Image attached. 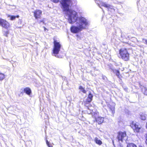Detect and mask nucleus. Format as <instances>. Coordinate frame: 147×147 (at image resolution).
Masks as SVG:
<instances>
[{
  "label": "nucleus",
  "mask_w": 147,
  "mask_h": 147,
  "mask_svg": "<svg viewBox=\"0 0 147 147\" xmlns=\"http://www.w3.org/2000/svg\"><path fill=\"white\" fill-rule=\"evenodd\" d=\"M61 4L63 11L69 12L68 19L69 23L72 24L78 21L76 24L78 25V26H72L70 29L71 32L73 33H77L85 29L88 24L87 20L82 17H77V13L69 9L70 5L72 4V0H62Z\"/></svg>",
  "instance_id": "nucleus-1"
},
{
  "label": "nucleus",
  "mask_w": 147,
  "mask_h": 147,
  "mask_svg": "<svg viewBox=\"0 0 147 147\" xmlns=\"http://www.w3.org/2000/svg\"><path fill=\"white\" fill-rule=\"evenodd\" d=\"M119 57L123 61H127L129 60L130 54L126 48H121L119 50Z\"/></svg>",
  "instance_id": "nucleus-2"
},
{
  "label": "nucleus",
  "mask_w": 147,
  "mask_h": 147,
  "mask_svg": "<svg viewBox=\"0 0 147 147\" xmlns=\"http://www.w3.org/2000/svg\"><path fill=\"white\" fill-rule=\"evenodd\" d=\"M53 39V47L52 53L55 56H56L59 53L61 47V45L60 42H58L55 37H54Z\"/></svg>",
  "instance_id": "nucleus-3"
},
{
  "label": "nucleus",
  "mask_w": 147,
  "mask_h": 147,
  "mask_svg": "<svg viewBox=\"0 0 147 147\" xmlns=\"http://www.w3.org/2000/svg\"><path fill=\"white\" fill-rule=\"evenodd\" d=\"M126 137L127 134L125 131H119L117 132V138L119 142H122Z\"/></svg>",
  "instance_id": "nucleus-4"
},
{
  "label": "nucleus",
  "mask_w": 147,
  "mask_h": 147,
  "mask_svg": "<svg viewBox=\"0 0 147 147\" xmlns=\"http://www.w3.org/2000/svg\"><path fill=\"white\" fill-rule=\"evenodd\" d=\"M0 26L6 29H8L11 26L9 22L1 18H0Z\"/></svg>",
  "instance_id": "nucleus-5"
},
{
  "label": "nucleus",
  "mask_w": 147,
  "mask_h": 147,
  "mask_svg": "<svg viewBox=\"0 0 147 147\" xmlns=\"http://www.w3.org/2000/svg\"><path fill=\"white\" fill-rule=\"evenodd\" d=\"M130 126L134 132L135 133L139 132L141 129V127L139 126L137 123L133 121L130 123Z\"/></svg>",
  "instance_id": "nucleus-6"
},
{
  "label": "nucleus",
  "mask_w": 147,
  "mask_h": 147,
  "mask_svg": "<svg viewBox=\"0 0 147 147\" xmlns=\"http://www.w3.org/2000/svg\"><path fill=\"white\" fill-rule=\"evenodd\" d=\"M33 16L35 19L38 20L41 18L42 11L40 9H36L33 12Z\"/></svg>",
  "instance_id": "nucleus-7"
},
{
  "label": "nucleus",
  "mask_w": 147,
  "mask_h": 147,
  "mask_svg": "<svg viewBox=\"0 0 147 147\" xmlns=\"http://www.w3.org/2000/svg\"><path fill=\"white\" fill-rule=\"evenodd\" d=\"M25 93L28 95H30L32 93V91L31 89L28 87H26L24 88L23 91L21 92L22 93Z\"/></svg>",
  "instance_id": "nucleus-8"
},
{
  "label": "nucleus",
  "mask_w": 147,
  "mask_h": 147,
  "mask_svg": "<svg viewBox=\"0 0 147 147\" xmlns=\"http://www.w3.org/2000/svg\"><path fill=\"white\" fill-rule=\"evenodd\" d=\"M113 72L117 76V77L120 79H121L122 78V76L120 74L119 70L114 69L112 70Z\"/></svg>",
  "instance_id": "nucleus-9"
},
{
  "label": "nucleus",
  "mask_w": 147,
  "mask_h": 147,
  "mask_svg": "<svg viewBox=\"0 0 147 147\" xmlns=\"http://www.w3.org/2000/svg\"><path fill=\"white\" fill-rule=\"evenodd\" d=\"M90 103L91 102L86 100L83 102L84 105L89 110H90L89 107L92 106V105Z\"/></svg>",
  "instance_id": "nucleus-10"
},
{
  "label": "nucleus",
  "mask_w": 147,
  "mask_h": 147,
  "mask_svg": "<svg viewBox=\"0 0 147 147\" xmlns=\"http://www.w3.org/2000/svg\"><path fill=\"white\" fill-rule=\"evenodd\" d=\"M93 96V94L90 92L89 93L86 100L91 102L92 100Z\"/></svg>",
  "instance_id": "nucleus-11"
},
{
  "label": "nucleus",
  "mask_w": 147,
  "mask_h": 147,
  "mask_svg": "<svg viewBox=\"0 0 147 147\" xmlns=\"http://www.w3.org/2000/svg\"><path fill=\"white\" fill-rule=\"evenodd\" d=\"M96 121L98 124L102 123L103 121V119L102 117H98L95 118Z\"/></svg>",
  "instance_id": "nucleus-12"
},
{
  "label": "nucleus",
  "mask_w": 147,
  "mask_h": 147,
  "mask_svg": "<svg viewBox=\"0 0 147 147\" xmlns=\"http://www.w3.org/2000/svg\"><path fill=\"white\" fill-rule=\"evenodd\" d=\"M94 141L96 143L99 145H100L102 144V142L97 137H95L94 138Z\"/></svg>",
  "instance_id": "nucleus-13"
},
{
  "label": "nucleus",
  "mask_w": 147,
  "mask_h": 147,
  "mask_svg": "<svg viewBox=\"0 0 147 147\" xmlns=\"http://www.w3.org/2000/svg\"><path fill=\"white\" fill-rule=\"evenodd\" d=\"M126 147H137V146L134 143H129L127 144Z\"/></svg>",
  "instance_id": "nucleus-14"
},
{
  "label": "nucleus",
  "mask_w": 147,
  "mask_h": 147,
  "mask_svg": "<svg viewBox=\"0 0 147 147\" xmlns=\"http://www.w3.org/2000/svg\"><path fill=\"white\" fill-rule=\"evenodd\" d=\"M8 17H10V19L11 20H13L16 19V18H19V16L18 15H17L16 16H10V15H9L8 16Z\"/></svg>",
  "instance_id": "nucleus-15"
},
{
  "label": "nucleus",
  "mask_w": 147,
  "mask_h": 147,
  "mask_svg": "<svg viewBox=\"0 0 147 147\" xmlns=\"http://www.w3.org/2000/svg\"><path fill=\"white\" fill-rule=\"evenodd\" d=\"M5 78V74L0 71V81L3 80Z\"/></svg>",
  "instance_id": "nucleus-16"
},
{
  "label": "nucleus",
  "mask_w": 147,
  "mask_h": 147,
  "mask_svg": "<svg viewBox=\"0 0 147 147\" xmlns=\"http://www.w3.org/2000/svg\"><path fill=\"white\" fill-rule=\"evenodd\" d=\"M79 89L84 93L86 94V91L85 90V88L83 87L82 86H80L79 87Z\"/></svg>",
  "instance_id": "nucleus-17"
},
{
  "label": "nucleus",
  "mask_w": 147,
  "mask_h": 147,
  "mask_svg": "<svg viewBox=\"0 0 147 147\" xmlns=\"http://www.w3.org/2000/svg\"><path fill=\"white\" fill-rule=\"evenodd\" d=\"M101 5L107 8H111V5H108L105 3H102Z\"/></svg>",
  "instance_id": "nucleus-18"
},
{
  "label": "nucleus",
  "mask_w": 147,
  "mask_h": 147,
  "mask_svg": "<svg viewBox=\"0 0 147 147\" xmlns=\"http://www.w3.org/2000/svg\"><path fill=\"white\" fill-rule=\"evenodd\" d=\"M140 119L143 120H145L146 119V115L143 113H142L140 115Z\"/></svg>",
  "instance_id": "nucleus-19"
},
{
  "label": "nucleus",
  "mask_w": 147,
  "mask_h": 147,
  "mask_svg": "<svg viewBox=\"0 0 147 147\" xmlns=\"http://www.w3.org/2000/svg\"><path fill=\"white\" fill-rule=\"evenodd\" d=\"M109 109L113 113H115V108L114 107L112 106L111 105H110L109 106Z\"/></svg>",
  "instance_id": "nucleus-20"
},
{
  "label": "nucleus",
  "mask_w": 147,
  "mask_h": 147,
  "mask_svg": "<svg viewBox=\"0 0 147 147\" xmlns=\"http://www.w3.org/2000/svg\"><path fill=\"white\" fill-rule=\"evenodd\" d=\"M142 91L143 94L145 95H147V88L146 87H144L142 89Z\"/></svg>",
  "instance_id": "nucleus-21"
},
{
  "label": "nucleus",
  "mask_w": 147,
  "mask_h": 147,
  "mask_svg": "<svg viewBox=\"0 0 147 147\" xmlns=\"http://www.w3.org/2000/svg\"><path fill=\"white\" fill-rule=\"evenodd\" d=\"M46 144L49 147H53L52 146L49 144L47 140H46Z\"/></svg>",
  "instance_id": "nucleus-22"
},
{
  "label": "nucleus",
  "mask_w": 147,
  "mask_h": 147,
  "mask_svg": "<svg viewBox=\"0 0 147 147\" xmlns=\"http://www.w3.org/2000/svg\"><path fill=\"white\" fill-rule=\"evenodd\" d=\"M45 18H43L42 20H40L39 22V23L40 24L41 23H42L43 24H45Z\"/></svg>",
  "instance_id": "nucleus-23"
},
{
  "label": "nucleus",
  "mask_w": 147,
  "mask_h": 147,
  "mask_svg": "<svg viewBox=\"0 0 147 147\" xmlns=\"http://www.w3.org/2000/svg\"><path fill=\"white\" fill-rule=\"evenodd\" d=\"M51 1L53 3H57L59 2V0H51Z\"/></svg>",
  "instance_id": "nucleus-24"
},
{
  "label": "nucleus",
  "mask_w": 147,
  "mask_h": 147,
  "mask_svg": "<svg viewBox=\"0 0 147 147\" xmlns=\"http://www.w3.org/2000/svg\"><path fill=\"white\" fill-rule=\"evenodd\" d=\"M9 33V32L8 31H5V32L4 35L6 37L7 36V35Z\"/></svg>",
  "instance_id": "nucleus-25"
},
{
  "label": "nucleus",
  "mask_w": 147,
  "mask_h": 147,
  "mask_svg": "<svg viewBox=\"0 0 147 147\" xmlns=\"http://www.w3.org/2000/svg\"><path fill=\"white\" fill-rule=\"evenodd\" d=\"M117 147H123V145L119 143V144L118 145Z\"/></svg>",
  "instance_id": "nucleus-26"
},
{
  "label": "nucleus",
  "mask_w": 147,
  "mask_h": 147,
  "mask_svg": "<svg viewBox=\"0 0 147 147\" xmlns=\"http://www.w3.org/2000/svg\"><path fill=\"white\" fill-rule=\"evenodd\" d=\"M146 140L145 141V142L146 144L147 145V133L146 134V136H145Z\"/></svg>",
  "instance_id": "nucleus-27"
},
{
  "label": "nucleus",
  "mask_w": 147,
  "mask_h": 147,
  "mask_svg": "<svg viewBox=\"0 0 147 147\" xmlns=\"http://www.w3.org/2000/svg\"><path fill=\"white\" fill-rule=\"evenodd\" d=\"M43 28H44V31H48V29H47V28H46L45 27L43 26Z\"/></svg>",
  "instance_id": "nucleus-28"
},
{
  "label": "nucleus",
  "mask_w": 147,
  "mask_h": 147,
  "mask_svg": "<svg viewBox=\"0 0 147 147\" xmlns=\"http://www.w3.org/2000/svg\"><path fill=\"white\" fill-rule=\"evenodd\" d=\"M93 113V110H92L91 111H90V113H89V114H92Z\"/></svg>",
  "instance_id": "nucleus-29"
},
{
  "label": "nucleus",
  "mask_w": 147,
  "mask_h": 147,
  "mask_svg": "<svg viewBox=\"0 0 147 147\" xmlns=\"http://www.w3.org/2000/svg\"><path fill=\"white\" fill-rule=\"evenodd\" d=\"M145 42H146L145 43L146 44H147V40H146V39H145Z\"/></svg>",
  "instance_id": "nucleus-30"
},
{
  "label": "nucleus",
  "mask_w": 147,
  "mask_h": 147,
  "mask_svg": "<svg viewBox=\"0 0 147 147\" xmlns=\"http://www.w3.org/2000/svg\"><path fill=\"white\" fill-rule=\"evenodd\" d=\"M76 36L78 37H79V35L78 34H77V35H76Z\"/></svg>",
  "instance_id": "nucleus-31"
},
{
  "label": "nucleus",
  "mask_w": 147,
  "mask_h": 147,
  "mask_svg": "<svg viewBox=\"0 0 147 147\" xmlns=\"http://www.w3.org/2000/svg\"><path fill=\"white\" fill-rule=\"evenodd\" d=\"M94 115L97 114V113H94Z\"/></svg>",
  "instance_id": "nucleus-32"
}]
</instances>
